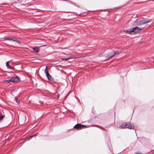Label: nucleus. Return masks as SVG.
Wrapping results in <instances>:
<instances>
[{
    "label": "nucleus",
    "instance_id": "obj_12",
    "mask_svg": "<svg viewBox=\"0 0 154 154\" xmlns=\"http://www.w3.org/2000/svg\"><path fill=\"white\" fill-rule=\"evenodd\" d=\"M36 136V134H34L33 135L31 136L30 137H29L28 138V140H29L30 139H31L32 137H35Z\"/></svg>",
    "mask_w": 154,
    "mask_h": 154
},
{
    "label": "nucleus",
    "instance_id": "obj_1",
    "mask_svg": "<svg viewBox=\"0 0 154 154\" xmlns=\"http://www.w3.org/2000/svg\"><path fill=\"white\" fill-rule=\"evenodd\" d=\"M142 29L140 27H136L126 30V32L130 34H134L140 32Z\"/></svg>",
    "mask_w": 154,
    "mask_h": 154
},
{
    "label": "nucleus",
    "instance_id": "obj_15",
    "mask_svg": "<svg viewBox=\"0 0 154 154\" xmlns=\"http://www.w3.org/2000/svg\"><path fill=\"white\" fill-rule=\"evenodd\" d=\"M15 99H16V101L18 103H19L20 101H19V100H18V99H17V98L16 97H15Z\"/></svg>",
    "mask_w": 154,
    "mask_h": 154
},
{
    "label": "nucleus",
    "instance_id": "obj_16",
    "mask_svg": "<svg viewBox=\"0 0 154 154\" xmlns=\"http://www.w3.org/2000/svg\"><path fill=\"white\" fill-rule=\"evenodd\" d=\"M76 57H69L68 58V60L69 59H72V58H76Z\"/></svg>",
    "mask_w": 154,
    "mask_h": 154
},
{
    "label": "nucleus",
    "instance_id": "obj_19",
    "mask_svg": "<svg viewBox=\"0 0 154 154\" xmlns=\"http://www.w3.org/2000/svg\"><path fill=\"white\" fill-rule=\"evenodd\" d=\"M90 126H96L95 125H90Z\"/></svg>",
    "mask_w": 154,
    "mask_h": 154
},
{
    "label": "nucleus",
    "instance_id": "obj_9",
    "mask_svg": "<svg viewBox=\"0 0 154 154\" xmlns=\"http://www.w3.org/2000/svg\"><path fill=\"white\" fill-rule=\"evenodd\" d=\"M33 50L35 51L36 53H37L38 52L39 50V49L38 48V47H36L35 48H32Z\"/></svg>",
    "mask_w": 154,
    "mask_h": 154
},
{
    "label": "nucleus",
    "instance_id": "obj_6",
    "mask_svg": "<svg viewBox=\"0 0 154 154\" xmlns=\"http://www.w3.org/2000/svg\"><path fill=\"white\" fill-rule=\"evenodd\" d=\"M48 67L46 66L45 70V72L46 74V75L48 80L51 81H53V79L52 78L51 75L49 74L47 70Z\"/></svg>",
    "mask_w": 154,
    "mask_h": 154
},
{
    "label": "nucleus",
    "instance_id": "obj_7",
    "mask_svg": "<svg viewBox=\"0 0 154 154\" xmlns=\"http://www.w3.org/2000/svg\"><path fill=\"white\" fill-rule=\"evenodd\" d=\"M11 82L14 83H17L19 81V79L17 77H12L11 78Z\"/></svg>",
    "mask_w": 154,
    "mask_h": 154
},
{
    "label": "nucleus",
    "instance_id": "obj_10",
    "mask_svg": "<svg viewBox=\"0 0 154 154\" xmlns=\"http://www.w3.org/2000/svg\"><path fill=\"white\" fill-rule=\"evenodd\" d=\"M9 61H7L6 63V66L7 68L9 69H12V68L9 64Z\"/></svg>",
    "mask_w": 154,
    "mask_h": 154
},
{
    "label": "nucleus",
    "instance_id": "obj_5",
    "mask_svg": "<svg viewBox=\"0 0 154 154\" xmlns=\"http://www.w3.org/2000/svg\"><path fill=\"white\" fill-rule=\"evenodd\" d=\"M5 40H9L10 41H13L19 44H20V42L16 39L15 38H12L11 37H9L4 38Z\"/></svg>",
    "mask_w": 154,
    "mask_h": 154
},
{
    "label": "nucleus",
    "instance_id": "obj_4",
    "mask_svg": "<svg viewBox=\"0 0 154 154\" xmlns=\"http://www.w3.org/2000/svg\"><path fill=\"white\" fill-rule=\"evenodd\" d=\"M89 125H81L80 124H77L73 127V129H75L78 130H81L83 128L88 127Z\"/></svg>",
    "mask_w": 154,
    "mask_h": 154
},
{
    "label": "nucleus",
    "instance_id": "obj_17",
    "mask_svg": "<svg viewBox=\"0 0 154 154\" xmlns=\"http://www.w3.org/2000/svg\"><path fill=\"white\" fill-rule=\"evenodd\" d=\"M62 60L64 61H66V60H68V58H65L63 59Z\"/></svg>",
    "mask_w": 154,
    "mask_h": 154
},
{
    "label": "nucleus",
    "instance_id": "obj_18",
    "mask_svg": "<svg viewBox=\"0 0 154 154\" xmlns=\"http://www.w3.org/2000/svg\"><path fill=\"white\" fill-rule=\"evenodd\" d=\"M136 154H141V153L138 152H136L135 153Z\"/></svg>",
    "mask_w": 154,
    "mask_h": 154
},
{
    "label": "nucleus",
    "instance_id": "obj_8",
    "mask_svg": "<svg viewBox=\"0 0 154 154\" xmlns=\"http://www.w3.org/2000/svg\"><path fill=\"white\" fill-rule=\"evenodd\" d=\"M115 55V54L114 51H113L112 52L110 53L109 54L107 55L106 57L107 58H109L111 57H113Z\"/></svg>",
    "mask_w": 154,
    "mask_h": 154
},
{
    "label": "nucleus",
    "instance_id": "obj_14",
    "mask_svg": "<svg viewBox=\"0 0 154 154\" xmlns=\"http://www.w3.org/2000/svg\"><path fill=\"white\" fill-rule=\"evenodd\" d=\"M4 81L7 82L8 83H9L10 82H11V79H10L5 80Z\"/></svg>",
    "mask_w": 154,
    "mask_h": 154
},
{
    "label": "nucleus",
    "instance_id": "obj_20",
    "mask_svg": "<svg viewBox=\"0 0 154 154\" xmlns=\"http://www.w3.org/2000/svg\"><path fill=\"white\" fill-rule=\"evenodd\" d=\"M138 21H137V20H136V22L137 23V22H138Z\"/></svg>",
    "mask_w": 154,
    "mask_h": 154
},
{
    "label": "nucleus",
    "instance_id": "obj_3",
    "mask_svg": "<svg viewBox=\"0 0 154 154\" xmlns=\"http://www.w3.org/2000/svg\"><path fill=\"white\" fill-rule=\"evenodd\" d=\"M149 22V21L142 20L138 22L137 25L140 26V27L141 28V29H143L146 26L147 23Z\"/></svg>",
    "mask_w": 154,
    "mask_h": 154
},
{
    "label": "nucleus",
    "instance_id": "obj_13",
    "mask_svg": "<svg viewBox=\"0 0 154 154\" xmlns=\"http://www.w3.org/2000/svg\"><path fill=\"white\" fill-rule=\"evenodd\" d=\"M5 117L4 116H0V122L3 119V118Z\"/></svg>",
    "mask_w": 154,
    "mask_h": 154
},
{
    "label": "nucleus",
    "instance_id": "obj_2",
    "mask_svg": "<svg viewBox=\"0 0 154 154\" xmlns=\"http://www.w3.org/2000/svg\"><path fill=\"white\" fill-rule=\"evenodd\" d=\"M119 128L120 129L128 128L130 129H134V127L128 122H125L120 125Z\"/></svg>",
    "mask_w": 154,
    "mask_h": 154
},
{
    "label": "nucleus",
    "instance_id": "obj_11",
    "mask_svg": "<svg viewBox=\"0 0 154 154\" xmlns=\"http://www.w3.org/2000/svg\"><path fill=\"white\" fill-rule=\"evenodd\" d=\"M113 51L115 53V54H119L122 52V51L121 50L119 51Z\"/></svg>",
    "mask_w": 154,
    "mask_h": 154
}]
</instances>
